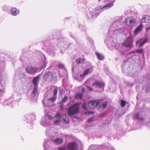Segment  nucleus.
<instances>
[{"label":"nucleus","mask_w":150,"mask_h":150,"mask_svg":"<svg viewBox=\"0 0 150 150\" xmlns=\"http://www.w3.org/2000/svg\"><path fill=\"white\" fill-rule=\"evenodd\" d=\"M80 103H76L70 106L68 110V113L70 117L79 113V112Z\"/></svg>","instance_id":"obj_1"},{"label":"nucleus","mask_w":150,"mask_h":150,"mask_svg":"<svg viewBox=\"0 0 150 150\" xmlns=\"http://www.w3.org/2000/svg\"><path fill=\"white\" fill-rule=\"evenodd\" d=\"M61 117L62 118L61 120L62 122L65 124H67L69 123V120L68 116L65 114L63 115L61 117V115L59 113H57L54 116V118L59 117L60 118Z\"/></svg>","instance_id":"obj_2"},{"label":"nucleus","mask_w":150,"mask_h":150,"mask_svg":"<svg viewBox=\"0 0 150 150\" xmlns=\"http://www.w3.org/2000/svg\"><path fill=\"white\" fill-rule=\"evenodd\" d=\"M137 21L136 19L135 18L129 17L125 20L124 23L127 25L131 26L135 24Z\"/></svg>","instance_id":"obj_3"},{"label":"nucleus","mask_w":150,"mask_h":150,"mask_svg":"<svg viewBox=\"0 0 150 150\" xmlns=\"http://www.w3.org/2000/svg\"><path fill=\"white\" fill-rule=\"evenodd\" d=\"M133 38L131 37L127 38L122 43V45L127 47H132V46Z\"/></svg>","instance_id":"obj_4"},{"label":"nucleus","mask_w":150,"mask_h":150,"mask_svg":"<svg viewBox=\"0 0 150 150\" xmlns=\"http://www.w3.org/2000/svg\"><path fill=\"white\" fill-rule=\"evenodd\" d=\"M67 147L69 150H78V145L75 142L69 143Z\"/></svg>","instance_id":"obj_5"},{"label":"nucleus","mask_w":150,"mask_h":150,"mask_svg":"<svg viewBox=\"0 0 150 150\" xmlns=\"http://www.w3.org/2000/svg\"><path fill=\"white\" fill-rule=\"evenodd\" d=\"M99 100L92 101L89 102L88 104V107L91 109H94L98 106Z\"/></svg>","instance_id":"obj_6"},{"label":"nucleus","mask_w":150,"mask_h":150,"mask_svg":"<svg viewBox=\"0 0 150 150\" xmlns=\"http://www.w3.org/2000/svg\"><path fill=\"white\" fill-rule=\"evenodd\" d=\"M26 70L27 72L28 73L35 74L37 71L38 69L36 67L28 66L26 68Z\"/></svg>","instance_id":"obj_7"},{"label":"nucleus","mask_w":150,"mask_h":150,"mask_svg":"<svg viewBox=\"0 0 150 150\" xmlns=\"http://www.w3.org/2000/svg\"><path fill=\"white\" fill-rule=\"evenodd\" d=\"M53 77V73L50 72L45 73L44 74L43 79L46 81L49 79H52Z\"/></svg>","instance_id":"obj_8"},{"label":"nucleus","mask_w":150,"mask_h":150,"mask_svg":"<svg viewBox=\"0 0 150 150\" xmlns=\"http://www.w3.org/2000/svg\"><path fill=\"white\" fill-rule=\"evenodd\" d=\"M92 86L96 88H100L104 86V83L100 81L97 80L92 84Z\"/></svg>","instance_id":"obj_9"},{"label":"nucleus","mask_w":150,"mask_h":150,"mask_svg":"<svg viewBox=\"0 0 150 150\" xmlns=\"http://www.w3.org/2000/svg\"><path fill=\"white\" fill-rule=\"evenodd\" d=\"M148 41L147 39H145L143 40V39H141L136 42V45L139 44V47H140L143 46Z\"/></svg>","instance_id":"obj_10"},{"label":"nucleus","mask_w":150,"mask_h":150,"mask_svg":"<svg viewBox=\"0 0 150 150\" xmlns=\"http://www.w3.org/2000/svg\"><path fill=\"white\" fill-rule=\"evenodd\" d=\"M91 70V72L92 71V68H90L85 70L84 72L80 75L81 77H85L89 72Z\"/></svg>","instance_id":"obj_11"},{"label":"nucleus","mask_w":150,"mask_h":150,"mask_svg":"<svg viewBox=\"0 0 150 150\" xmlns=\"http://www.w3.org/2000/svg\"><path fill=\"white\" fill-rule=\"evenodd\" d=\"M11 12L13 15L16 16L19 13V11L17 9L14 8L11 9Z\"/></svg>","instance_id":"obj_12"},{"label":"nucleus","mask_w":150,"mask_h":150,"mask_svg":"<svg viewBox=\"0 0 150 150\" xmlns=\"http://www.w3.org/2000/svg\"><path fill=\"white\" fill-rule=\"evenodd\" d=\"M107 102H105L99 107V110L102 111L105 109L108 105Z\"/></svg>","instance_id":"obj_13"},{"label":"nucleus","mask_w":150,"mask_h":150,"mask_svg":"<svg viewBox=\"0 0 150 150\" xmlns=\"http://www.w3.org/2000/svg\"><path fill=\"white\" fill-rule=\"evenodd\" d=\"M142 29V25L141 24L134 31V33L135 34H137L138 33L141 31Z\"/></svg>","instance_id":"obj_14"},{"label":"nucleus","mask_w":150,"mask_h":150,"mask_svg":"<svg viewBox=\"0 0 150 150\" xmlns=\"http://www.w3.org/2000/svg\"><path fill=\"white\" fill-rule=\"evenodd\" d=\"M143 22L145 23H149L150 21V17L148 15L144 16L142 20Z\"/></svg>","instance_id":"obj_15"},{"label":"nucleus","mask_w":150,"mask_h":150,"mask_svg":"<svg viewBox=\"0 0 150 150\" xmlns=\"http://www.w3.org/2000/svg\"><path fill=\"white\" fill-rule=\"evenodd\" d=\"M39 79V77L38 76H36L33 79V82L34 86H38Z\"/></svg>","instance_id":"obj_16"},{"label":"nucleus","mask_w":150,"mask_h":150,"mask_svg":"<svg viewBox=\"0 0 150 150\" xmlns=\"http://www.w3.org/2000/svg\"><path fill=\"white\" fill-rule=\"evenodd\" d=\"M63 141V140L61 138H58L54 141V142L57 144H61Z\"/></svg>","instance_id":"obj_17"},{"label":"nucleus","mask_w":150,"mask_h":150,"mask_svg":"<svg viewBox=\"0 0 150 150\" xmlns=\"http://www.w3.org/2000/svg\"><path fill=\"white\" fill-rule=\"evenodd\" d=\"M83 96V94L81 93H77L75 96L77 100H81Z\"/></svg>","instance_id":"obj_18"},{"label":"nucleus","mask_w":150,"mask_h":150,"mask_svg":"<svg viewBox=\"0 0 150 150\" xmlns=\"http://www.w3.org/2000/svg\"><path fill=\"white\" fill-rule=\"evenodd\" d=\"M96 54L98 59L100 60H103L104 59V57L103 55L97 52H96Z\"/></svg>","instance_id":"obj_19"},{"label":"nucleus","mask_w":150,"mask_h":150,"mask_svg":"<svg viewBox=\"0 0 150 150\" xmlns=\"http://www.w3.org/2000/svg\"><path fill=\"white\" fill-rule=\"evenodd\" d=\"M85 60L84 59L79 58L76 60V63L77 64L83 63L84 62Z\"/></svg>","instance_id":"obj_20"},{"label":"nucleus","mask_w":150,"mask_h":150,"mask_svg":"<svg viewBox=\"0 0 150 150\" xmlns=\"http://www.w3.org/2000/svg\"><path fill=\"white\" fill-rule=\"evenodd\" d=\"M91 83L90 80H87L86 83V86L88 89V91H92L93 89L88 86V85H89Z\"/></svg>","instance_id":"obj_21"},{"label":"nucleus","mask_w":150,"mask_h":150,"mask_svg":"<svg viewBox=\"0 0 150 150\" xmlns=\"http://www.w3.org/2000/svg\"><path fill=\"white\" fill-rule=\"evenodd\" d=\"M57 97L56 96H54L51 98H49L48 99V101L51 102H54L55 101Z\"/></svg>","instance_id":"obj_22"},{"label":"nucleus","mask_w":150,"mask_h":150,"mask_svg":"<svg viewBox=\"0 0 150 150\" xmlns=\"http://www.w3.org/2000/svg\"><path fill=\"white\" fill-rule=\"evenodd\" d=\"M138 113H136L135 114V118L137 119H139V120H144V118L142 117H140Z\"/></svg>","instance_id":"obj_23"},{"label":"nucleus","mask_w":150,"mask_h":150,"mask_svg":"<svg viewBox=\"0 0 150 150\" xmlns=\"http://www.w3.org/2000/svg\"><path fill=\"white\" fill-rule=\"evenodd\" d=\"M68 98L67 96H65L62 99L61 103H63L67 101L68 100Z\"/></svg>","instance_id":"obj_24"},{"label":"nucleus","mask_w":150,"mask_h":150,"mask_svg":"<svg viewBox=\"0 0 150 150\" xmlns=\"http://www.w3.org/2000/svg\"><path fill=\"white\" fill-rule=\"evenodd\" d=\"M113 3L112 2H111L108 4L105 5L104 7H108L110 8L113 6Z\"/></svg>","instance_id":"obj_25"},{"label":"nucleus","mask_w":150,"mask_h":150,"mask_svg":"<svg viewBox=\"0 0 150 150\" xmlns=\"http://www.w3.org/2000/svg\"><path fill=\"white\" fill-rule=\"evenodd\" d=\"M125 105H126L125 102V101H124V100H121V106L122 107H124L125 106Z\"/></svg>","instance_id":"obj_26"},{"label":"nucleus","mask_w":150,"mask_h":150,"mask_svg":"<svg viewBox=\"0 0 150 150\" xmlns=\"http://www.w3.org/2000/svg\"><path fill=\"white\" fill-rule=\"evenodd\" d=\"M144 51V50L143 49H138L136 50V52H137V53H138L139 54H141L142 52H143Z\"/></svg>","instance_id":"obj_27"},{"label":"nucleus","mask_w":150,"mask_h":150,"mask_svg":"<svg viewBox=\"0 0 150 150\" xmlns=\"http://www.w3.org/2000/svg\"><path fill=\"white\" fill-rule=\"evenodd\" d=\"M94 114V113L93 112H91V111H87L85 112V114L86 115H90L91 114L92 115Z\"/></svg>","instance_id":"obj_28"},{"label":"nucleus","mask_w":150,"mask_h":150,"mask_svg":"<svg viewBox=\"0 0 150 150\" xmlns=\"http://www.w3.org/2000/svg\"><path fill=\"white\" fill-rule=\"evenodd\" d=\"M57 88H54V96L57 97Z\"/></svg>","instance_id":"obj_29"},{"label":"nucleus","mask_w":150,"mask_h":150,"mask_svg":"<svg viewBox=\"0 0 150 150\" xmlns=\"http://www.w3.org/2000/svg\"><path fill=\"white\" fill-rule=\"evenodd\" d=\"M82 108L83 109L85 110H87V107L86 106V105L85 103H83V104L82 106Z\"/></svg>","instance_id":"obj_30"},{"label":"nucleus","mask_w":150,"mask_h":150,"mask_svg":"<svg viewBox=\"0 0 150 150\" xmlns=\"http://www.w3.org/2000/svg\"><path fill=\"white\" fill-rule=\"evenodd\" d=\"M37 86H34V88L33 91V94H34L36 92L37 90V89L38 87H37Z\"/></svg>","instance_id":"obj_31"},{"label":"nucleus","mask_w":150,"mask_h":150,"mask_svg":"<svg viewBox=\"0 0 150 150\" xmlns=\"http://www.w3.org/2000/svg\"><path fill=\"white\" fill-rule=\"evenodd\" d=\"M59 120H56L54 121V123L55 125H56L59 124Z\"/></svg>","instance_id":"obj_32"},{"label":"nucleus","mask_w":150,"mask_h":150,"mask_svg":"<svg viewBox=\"0 0 150 150\" xmlns=\"http://www.w3.org/2000/svg\"><path fill=\"white\" fill-rule=\"evenodd\" d=\"M66 148L65 147H61L59 148V150H65Z\"/></svg>","instance_id":"obj_33"},{"label":"nucleus","mask_w":150,"mask_h":150,"mask_svg":"<svg viewBox=\"0 0 150 150\" xmlns=\"http://www.w3.org/2000/svg\"><path fill=\"white\" fill-rule=\"evenodd\" d=\"M48 119L52 120L53 119V118L52 117V116L50 115H48Z\"/></svg>","instance_id":"obj_34"},{"label":"nucleus","mask_w":150,"mask_h":150,"mask_svg":"<svg viewBox=\"0 0 150 150\" xmlns=\"http://www.w3.org/2000/svg\"><path fill=\"white\" fill-rule=\"evenodd\" d=\"M63 103H61L60 104V108L61 109H63Z\"/></svg>","instance_id":"obj_35"},{"label":"nucleus","mask_w":150,"mask_h":150,"mask_svg":"<svg viewBox=\"0 0 150 150\" xmlns=\"http://www.w3.org/2000/svg\"><path fill=\"white\" fill-rule=\"evenodd\" d=\"M60 90H59V94H61L63 91V89L62 88H59Z\"/></svg>","instance_id":"obj_36"},{"label":"nucleus","mask_w":150,"mask_h":150,"mask_svg":"<svg viewBox=\"0 0 150 150\" xmlns=\"http://www.w3.org/2000/svg\"><path fill=\"white\" fill-rule=\"evenodd\" d=\"M86 89L84 88H83L81 90V92L82 93H84Z\"/></svg>","instance_id":"obj_37"},{"label":"nucleus","mask_w":150,"mask_h":150,"mask_svg":"<svg viewBox=\"0 0 150 150\" xmlns=\"http://www.w3.org/2000/svg\"><path fill=\"white\" fill-rule=\"evenodd\" d=\"M58 67L59 68H63L64 67L63 65L62 64H59L58 65Z\"/></svg>","instance_id":"obj_38"},{"label":"nucleus","mask_w":150,"mask_h":150,"mask_svg":"<svg viewBox=\"0 0 150 150\" xmlns=\"http://www.w3.org/2000/svg\"><path fill=\"white\" fill-rule=\"evenodd\" d=\"M135 52H136V51L135 52V51L131 52H130L129 54H132V53H135Z\"/></svg>","instance_id":"obj_39"},{"label":"nucleus","mask_w":150,"mask_h":150,"mask_svg":"<svg viewBox=\"0 0 150 150\" xmlns=\"http://www.w3.org/2000/svg\"><path fill=\"white\" fill-rule=\"evenodd\" d=\"M92 121V119H88V122H91Z\"/></svg>","instance_id":"obj_40"},{"label":"nucleus","mask_w":150,"mask_h":150,"mask_svg":"<svg viewBox=\"0 0 150 150\" xmlns=\"http://www.w3.org/2000/svg\"><path fill=\"white\" fill-rule=\"evenodd\" d=\"M150 29V27H149L147 28V31H148Z\"/></svg>","instance_id":"obj_41"},{"label":"nucleus","mask_w":150,"mask_h":150,"mask_svg":"<svg viewBox=\"0 0 150 150\" xmlns=\"http://www.w3.org/2000/svg\"><path fill=\"white\" fill-rule=\"evenodd\" d=\"M2 91V89L0 88V91Z\"/></svg>","instance_id":"obj_42"},{"label":"nucleus","mask_w":150,"mask_h":150,"mask_svg":"<svg viewBox=\"0 0 150 150\" xmlns=\"http://www.w3.org/2000/svg\"><path fill=\"white\" fill-rule=\"evenodd\" d=\"M100 0H98V1H100Z\"/></svg>","instance_id":"obj_43"}]
</instances>
